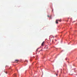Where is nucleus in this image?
Here are the masks:
<instances>
[{
    "label": "nucleus",
    "instance_id": "nucleus-2",
    "mask_svg": "<svg viewBox=\"0 0 77 77\" xmlns=\"http://www.w3.org/2000/svg\"><path fill=\"white\" fill-rule=\"evenodd\" d=\"M44 42H43L42 43V46H44Z\"/></svg>",
    "mask_w": 77,
    "mask_h": 77
},
{
    "label": "nucleus",
    "instance_id": "nucleus-8",
    "mask_svg": "<svg viewBox=\"0 0 77 77\" xmlns=\"http://www.w3.org/2000/svg\"><path fill=\"white\" fill-rule=\"evenodd\" d=\"M55 41H57V40H56L55 39Z\"/></svg>",
    "mask_w": 77,
    "mask_h": 77
},
{
    "label": "nucleus",
    "instance_id": "nucleus-3",
    "mask_svg": "<svg viewBox=\"0 0 77 77\" xmlns=\"http://www.w3.org/2000/svg\"><path fill=\"white\" fill-rule=\"evenodd\" d=\"M15 61L16 62H18L19 60H15Z\"/></svg>",
    "mask_w": 77,
    "mask_h": 77
},
{
    "label": "nucleus",
    "instance_id": "nucleus-5",
    "mask_svg": "<svg viewBox=\"0 0 77 77\" xmlns=\"http://www.w3.org/2000/svg\"><path fill=\"white\" fill-rule=\"evenodd\" d=\"M56 75L57 76V75H57V74H56Z\"/></svg>",
    "mask_w": 77,
    "mask_h": 77
},
{
    "label": "nucleus",
    "instance_id": "nucleus-4",
    "mask_svg": "<svg viewBox=\"0 0 77 77\" xmlns=\"http://www.w3.org/2000/svg\"><path fill=\"white\" fill-rule=\"evenodd\" d=\"M14 75H15V76H16L17 75V74H15Z\"/></svg>",
    "mask_w": 77,
    "mask_h": 77
},
{
    "label": "nucleus",
    "instance_id": "nucleus-9",
    "mask_svg": "<svg viewBox=\"0 0 77 77\" xmlns=\"http://www.w3.org/2000/svg\"><path fill=\"white\" fill-rule=\"evenodd\" d=\"M38 50V49H37V50Z\"/></svg>",
    "mask_w": 77,
    "mask_h": 77
},
{
    "label": "nucleus",
    "instance_id": "nucleus-7",
    "mask_svg": "<svg viewBox=\"0 0 77 77\" xmlns=\"http://www.w3.org/2000/svg\"><path fill=\"white\" fill-rule=\"evenodd\" d=\"M48 17H49V15H48Z\"/></svg>",
    "mask_w": 77,
    "mask_h": 77
},
{
    "label": "nucleus",
    "instance_id": "nucleus-1",
    "mask_svg": "<svg viewBox=\"0 0 77 77\" xmlns=\"http://www.w3.org/2000/svg\"><path fill=\"white\" fill-rule=\"evenodd\" d=\"M58 21H59L60 22L61 21L60 20H56V24H58Z\"/></svg>",
    "mask_w": 77,
    "mask_h": 77
},
{
    "label": "nucleus",
    "instance_id": "nucleus-6",
    "mask_svg": "<svg viewBox=\"0 0 77 77\" xmlns=\"http://www.w3.org/2000/svg\"><path fill=\"white\" fill-rule=\"evenodd\" d=\"M53 10H52V12H53Z\"/></svg>",
    "mask_w": 77,
    "mask_h": 77
},
{
    "label": "nucleus",
    "instance_id": "nucleus-10",
    "mask_svg": "<svg viewBox=\"0 0 77 77\" xmlns=\"http://www.w3.org/2000/svg\"><path fill=\"white\" fill-rule=\"evenodd\" d=\"M5 73H6V74H7V72H5Z\"/></svg>",
    "mask_w": 77,
    "mask_h": 77
}]
</instances>
